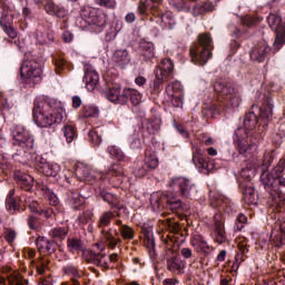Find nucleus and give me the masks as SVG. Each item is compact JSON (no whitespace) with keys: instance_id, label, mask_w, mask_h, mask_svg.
Masks as SVG:
<instances>
[{"instance_id":"obj_17","label":"nucleus","mask_w":285,"mask_h":285,"mask_svg":"<svg viewBox=\"0 0 285 285\" xmlns=\"http://www.w3.org/2000/svg\"><path fill=\"white\" fill-rule=\"evenodd\" d=\"M85 70V76L82 78V81L85 83V88L89 91L92 92L95 88L99 85V73L92 67V65L86 63L83 67Z\"/></svg>"},{"instance_id":"obj_19","label":"nucleus","mask_w":285,"mask_h":285,"mask_svg":"<svg viewBox=\"0 0 285 285\" xmlns=\"http://www.w3.org/2000/svg\"><path fill=\"white\" fill-rule=\"evenodd\" d=\"M85 199H88V196H82L75 190H67L65 194V204L73 210H79L83 206Z\"/></svg>"},{"instance_id":"obj_63","label":"nucleus","mask_w":285,"mask_h":285,"mask_svg":"<svg viewBox=\"0 0 285 285\" xmlns=\"http://www.w3.org/2000/svg\"><path fill=\"white\" fill-rule=\"evenodd\" d=\"M284 134H275L272 138V141L276 146H282V144H284Z\"/></svg>"},{"instance_id":"obj_52","label":"nucleus","mask_w":285,"mask_h":285,"mask_svg":"<svg viewBox=\"0 0 285 285\" xmlns=\"http://www.w3.org/2000/svg\"><path fill=\"white\" fill-rule=\"evenodd\" d=\"M97 6H100L101 8H109V10H115L117 8V1L116 0H94Z\"/></svg>"},{"instance_id":"obj_7","label":"nucleus","mask_w":285,"mask_h":285,"mask_svg":"<svg viewBox=\"0 0 285 285\" xmlns=\"http://www.w3.org/2000/svg\"><path fill=\"white\" fill-rule=\"evenodd\" d=\"M76 26L80 30H90L99 33L106 28V14L98 9L86 8L80 12V17L77 18Z\"/></svg>"},{"instance_id":"obj_9","label":"nucleus","mask_w":285,"mask_h":285,"mask_svg":"<svg viewBox=\"0 0 285 285\" xmlns=\"http://www.w3.org/2000/svg\"><path fill=\"white\" fill-rule=\"evenodd\" d=\"M150 204L154 210H161L165 204H167L170 210H186V206L181 203V199L177 198V194L173 190L155 191L150 196Z\"/></svg>"},{"instance_id":"obj_46","label":"nucleus","mask_w":285,"mask_h":285,"mask_svg":"<svg viewBox=\"0 0 285 285\" xmlns=\"http://www.w3.org/2000/svg\"><path fill=\"white\" fill-rule=\"evenodd\" d=\"M32 213H36L37 215H40L41 217H45L46 219H50L55 217V209L52 207H40L39 209L33 208Z\"/></svg>"},{"instance_id":"obj_20","label":"nucleus","mask_w":285,"mask_h":285,"mask_svg":"<svg viewBox=\"0 0 285 285\" xmlns=\"http://www.w3.org/2000/svg\"><path fill=\"white\" fill-rule=\"evenodd\" d=\"M105 97L111 104L124 106L126 104V89L117 86L111 87L105 92Z\"/></svg>"},{"instance_id":"obj_16","label":"nucleus","mask_w":285,"mask_h":285,"mask_svg":"<svg viewBox=\"0 0 285 285\" xmlns=\"http://www.w3.org/2000/svg\"><path fill=\"white\" fill-rule=\"evenodd\" d=\"M175 70V65H173V60L165 58L161 60L158 69L156 70V78L154 80V88L159 90L161 88V83L166 81V77L170 75Z\"/></svg>"},{"instance_id":"obj_40","label":"nucleus","mask_w":285,"mask_h":285,"mask_svg":"<svg viewBox=\"0 0 285 285\" xmlns=\"http://www.w3.org/2000/svg\"><path fill=\"white\" fill-rule=\"evenodd\" d=\"M42 173L46 175V177H57V175L61 173V166H59L57 163L49 161L47 163V166H45Z\"/></svg>"},{"instance_id":"obj_30","label":"nucleus","mask_w":285,"mask_h":285,"mask_svg":"<svg viewBox=\"0 0 285 285\" xmlns=\"http://www.w3.org/2000/svg\"><path fill=\"white\" fill-rule=\"evenodd\" d=\"M14 179L18 181L21 188H24V190H30L35 184V178H32V176L21 171L14 173Z\"/></svg>"},{"instance_id":"obj_31","label":"nucleus","mask_w":285,"mask_h":285,"mask_svg":"<svg viewBox=\"0 0 285 285\" xmlns=\"http://www.w3.org/2000/svg\"><path fill=\"white\" fill-rule=\"evenodd\" d=\"M191 246L195 248L196 253H204L205 255L210 253V245H208V242H206L202 236L194 237L191 239Z\"/></svg>"},{"instance_id":"obj_62","label":"nucleus","mask_w":285,"mask_h":285,"mask_svg":"<svg viewBox=\"0 0 285 285\" xmlns=\"http://www.w3.org/2000/svg\"><path fill=\"white\" fill-rule=\"evenodd\" d=\"M259 141H262V138H259V136H252V144H250L252 153H257L259 148Z\"/></svg>"},{"instance_id":"obj_36","label":"nucleus","mask_w":285,"mask_h":285,"mask_svg":"<svg viewBox=\"0 0 285 285\" xmlns=\"http://www.w3.org/2000/svg\"><path fill=\"white\" fill-rule=\"evenodd\" d=\"M215 10V4L213 2H204L203 4H196L193 8L191 13L194 17H199V14H204V12H213Z\"/></svg>"},{"instance_id":"obj_64","label":"nucleus","mask_w":285,"mask_h":285,"mask_svg":"<svg viewBox=\"0 0 285 285\" xmlns=\"http://www.w3.org/2000/svg\"><path fill=\"white\" fill-rule=\"evenodd\" d=\"M49 164L48 160H46V158L38 156L36 158V165L43 171L46 169V166Z\"/></svg>"},{"instance_id":"obj_60","label":"nucleus","mask_w":285,"mask_h":285,"mask_svg":"<svg viewBox=\"0 0 285 285\" xmlns=\"http://www.w3.org/2000/svg\"><path fill=\"white\" fill-rule=\"evenodd\" d=\"M117 35H119V30L116 27H110L106 33V41H115L117 39Z\"/></svg>"},{"instance_id":"obj_54","label":"nucleus","mask_w":285,"mask_h":285,"mask_svg":"<svg viewBox=\"0 0 285 285\" xmlns=\"http://www.w3.org/2000/svg\"><path fill=\"white\" fill-rule=\"evenodd\" d=\"M9 283L11 285H26L28 281L23 279V277L19 274H13L9 277Z\"/></svg>"},{"instance_id":"obj_57","label":"nucleus","mask_w":285,"mask_h":285,"mask_svg":"<svg viewBox=\"0 0 285 285\" xmlns=\"http://www.w3.org/2000/svg\"><path fill=\"white\" fill-rule=\"evenodd\" d=\"M65 273L66 275H69V277H81L79 269H77L75 265H67L65 267Z\"/></svg>"},{"instance_id":"obj_45","label":"nucleus","mask_w":285,"mask_h":285,"mask_svg":"<svg viewBox=\"0 0 285 285\" xmlns=\"http://www.w3.org/2000/svg\"><path fill=\"white\" fill-rule=\"evenodd\" d=\"M63 135L67 144H72L73 139L77 138V131L72 125H67L63 127Z\"/></svg>"},{"instance_id":"obj_39","label":"nucleus","mask_w":285,"mask_h":285,"mask_svg":"<svg viewBox=\"0 0 285 285\" xmlns=\"http://www.w3.org/2000/svg\"><path fill=\"white\" fill-rule=\"evenodd\" d=\"M6 208L12 214L19 210V204H17V199H14V189H11L7 196Z\"/></svg>"},{"instance_id":"obj_10","label":"nucleus","mask_w":285,"mask_h":285,"mask_svg":"<svg viewBox=\"0 0 285 285\" xmlns=\"http://www.w3.org/2000/svg\"><path fill=\"white\" fill-rule=\"evenodd\" d=\"M41 63L36 60H24L20 68L21 83L24 88H32L37 83H41Z\"/></svg>"},{"instance_id":"obj_23","label":"nucleus","mask_w":285,"mask_h":285,"mask_svg":"<svg viewBox=\"0 0 285 285\" xmlns=\"http://www.w3.org/2000/svg\"><path fill=\"white\" fill-rule=\"evenodd\" d=\"M209 198L214 208H223V210L226 208H233V202H230V198L217 194L214 190L209 191Z\"/></svg>"},{"instance_id":"obj_44","label":"nucleus","mask_w":285,"mask_h":285,"mask_svg":"<svg viewBox=\"0 0 285 285\" xmlns=\"http://www.w3.org/2000/svg\"><path fill=\"white\" fill-rule=\"evenodd\" d=\"M146 246L149 250L150 259H155L157 257V254L155 253V237L150 232L146 234Z\"/></svg>"},{"instance_id":"obj_3","label":"nucleus","mask_w":285,"mask_h":285,"mask_svg":"<svg viewBox=\"0 0 285 285\" xmlns=\"http://www.w3.org/2000/svg\"><path fill=\"white\" fill-rule=\"evenodd\" d=\"M248 137H250V117L246 116L243 126L235 130L233 139L235 146L238 148L240 160L244 161L239 174L238 186L240 193L247 198L250 195V187H248V184H250V161L246 160V153L250 148Z\"/></svg>"},{"instance_id":"obj_34","label":"nucleus","mask_w":285,"mask_h":285,"mask_svg":"<svg viewBox=\"0 0 285 285\" xmlns=\"http://www.w3.org/2000/svg\"><path fill=\"white\" fill-rule=\"evenodd\" d=\"M49 237L55 242H63L68 237V228L66 227H53L49 230Z\"/></svg>"},{"instance_id":"obj_27","label":"nucleus","mask_w":285,"mask_h":285,"mask_svg":"<svg viewBox=\"0 0 285 285\" xmlns=\"http://www.w3.org/2000/svg\"><path fill=\"white\" fill-rule=\"evenodd\" d=\"M167 268L170 273H177V275H184L186 264L179 257H171L167 259Z\"/></svg>"},{"instance_id":"obj_11","label":"nucleus","mask_w":285,"mask_h":285,"mask_svg":"<svg viewBox=\"0 0 285 285\" xmlns=\"http://www.w3.org/2000/svg\"><path fill=\"white\" fill-rule=\"evenodd\" d=\"M199 46L190 49V57L194 63H206L210 59L213 50V38L208 33L198 36Z\"/></svg>"},{"instance_id":"obj_6","label":"nucleus","mask_w":285,"mask_h":285,"mask_svg":"<svg viewBox=\"0 0 285 285\" xmlns=\"http://www.w3.org/2000/svg\"><path fill=\"white\" fill-rule=\"evenodd\" d=\"M138 14L141 17H148L149 14H154V17H160L161 28H169L173 30L175 28V17H173V12L167 11L164 6V0H141L138 4Z\"/></svg>"},{"instance_id":"obj_18","label":"nucleus","mask_w":285,"mask_h":285,"mask_svg":"<svg viewBox=\"0 0 285 285\" xmlns=\"http://www.w3.org/2000/svg\"><path fill=\"white\" fill-rule=\"evenodd\" d=\"M36 188L42 197L49 200L51 206H59V197L56 196L55 191L48 188L43 179L39 178L36 180Z\"/></svg>"},{"instance_id":"obj_59","label":"nucleus","mask_w":285,"mask_h":285,"mask_svg":"<svg viewBox=\"0 0 285 285\" xmlns=\"http://www.w3.org/2000/svg\"><path fill=\"white\" fill-rule=\"evenodd\" d=\"M129 146L132 150H139L141 148V139L137 136L129 137Z\"/></svg>"},{"instance_id":"obj_22","label":"nucleus","mask_w":285,"mask_h":285,"mask_svg":"<svg viewBox=\"0 0 285 285\" xmlns=\"http://www.w3.org/2000/svg\"><path fill=\"white\" fill-rule=\"evenodd\" d=\"M259 97L262 99V106L259 107L261 119L264 121H271V119H273V100L266 95H261Z\"/></svg>"},{"instance_id":"obj_58","label":"nucleus","mask_w":285,"mask_h":285,"mask_svg":"<svg viewBox=\"0 0 285 285\" xmlns=\"http://www.w3.org/2000/svg\"><path fill=\"white\" fill-rule=\"evenodd\" d=\"M248 222V218L244 214L237 216V223L235 224V230H242L244 225Z\"/></svg>"},{"instance_id":"obj_50","label":"nucleus","mask_w":285,"mask_h":285,"mask_svg":"<svg viewBox=\"0 0 285 285\" xmlns=\"http://www.w3.org/2000/svg\"><path fill=\"white\" fill-rule=\"evenodd\" d=\"M78 222L80 224V226H86V225H90L92 224V212L87 210L85 213H82L79 217H78Z\"/></svg>"},{"instance_id":"obj_29","label":"nucleus","mask_w":285,"mask_h":285,"mask_svg":"<svg viewBox=\"0 0 285 285\" xmlns=\"http://www.w3.org/2000/svg\"><path fill=\"white\" fill-rule=\"evenodd\" d=\"M45 10L48 14H52L58 17L59 19H63L68 14V11L61 7H57L52 0L45 1Z\"/></svg>"},{"instance_id":"obj_2","label":"nucleus","mask_w":285,"mask_h":285,"mask_svg":"<svg viewBox=\"0 0 285 285\" xmlns=\"http://www.w3.org/2000/svg\"><path fill=\"white\" fill-rule=\"evenodd\" d=\"M63 104L55 98L39 96L33 101L32 117L36 126L39 128H50L63 121Z\"/></svg>"},{"instance_id":"obj_8","label":"nucleus","mask_w":285,"mask_h":285,"mask_svg":"<svg viewBox=\"0 0 285 285\" xmlns=\"http://www.w3.org/2000/svg\"><path fill=\"white\" fill-rule=\"evenodd\" d=\"M112 219H115V213L104 212L98 218V228H101V242L108 248H117L118 244H121V238L119 237V230L117 228H108Z\"/></svg>"},{"instance_id":"obj_33","label":"nucleus","mask_w":285,"mask_h":285,"mask_svg":"<svg viewBox=\"0 0 285 285\" xmlns=\"http://www.w3.org/2000/svg\"><path fill=\"white\" fill-rule=\"evenodd\" d=\"M91 262L95 264V266H99L100 268H108V262H110V258L101 253H91L90 255Z\"/></svg>"},{"instance_id":"obj_26","label":"nucleus","mask_w":285,"mask_h":285,"mask_svg":"<svg viewBox=\"0 0 285 285\" xmlns=\"http://www.w3.org/2000/svg\"><path fill=\"white\" fill-rule=\"evenodd\" d=\"M36 246L41 253H57V243H52L43 236L36 239Z\"/></svg>"},{"instance_id":"obj_61","label":"nucleus","mask_w":285,"mask_h":285,"mask_svg":"<svg viewBox=\"0 0 285 285\" xmlns=\"http://www.w3.org/2000/svg\"><path fill=\"white\" fill-rule=\"evenodd\" d=\"M69 250H81V240L72 238L68 240Z\"/></svg>"},{"instance_id":"obj_37","label":"nucleus","mask_w":285,"mask_h":285,"mask_svg":"<svg viewBox=\"0 0 285 285\" xmlns=\"http://www.w3.org/2000/svg\"><path fill=\"white\" fill-rule=\"evenodd\" d=\"M166 94L168 97H175V95H184V87L181 86V82L176 80L168 83L166 87Z\"/></svg>"},{"instance_id":"obj_4","label":"nucleus","mask_w":285,"mask_h":285,"mask_svg":"<svg viewBox=\"0 0 285 285\" xmlns=\"http://www.w3.org/2000/svg\"><path fill=\"white\" fill-rule=\"evenodd\" d=\"M267 23L275 32V40L273 48L267 46L266 41H261L254 47L252 51V60L258 61V63L266 61L271 52H278V50H282V47L285 45V26L282 23V17L271 13L267 17Z\"/></svg>"},{"instance_id":"obj_47","label":"nucleus","mask_w":285,"mask_h":285,"mask_svg":"<svg viewBox=\"0 0 285 285\" xmlns=\"http://www.w3.org/2000/svg\"><path fill=\"white\" fill-rule=\"evenodd\" d=\"M108 153H109L110 157H112L114 159H117L118 161L124 160V157H126L124 155V151L121 150V148H119L117 146H109Z\"/></svg>"},{"instance_id":"obj_21","label":"nucleus","mask_w":285,"mask_h":285,"mask_svg":"<svg viewBox=\"0 0 285 285\" xmlns=\"http://www.w3.org/2000/svg\"><path fill=\"white\" fill-rule=\"evenodd\" d=\"M261 170V183L263 184L265 190H267L269 195H275V193H277L275 176H273L272 171L268 173V170H266L264 167H262Z\"/></svg>"},{"instance_id":"obj_49","label":"nucleus","mask_w":285,"mask_h":285,"mask_svg":"<svg viewBox=\"0 0 285 285\" xmlns=\"http://www.w3.org/2000/svg\"><path fill=\"white\" fill-rule=\"evenodd\" d=\"M119 233L122 237V239H134L135 238V233L132 232V228L128 225H121L119 228Z\"/></svg>"},{"instance_id":"obj_25","label":"nucleus","mask_w":285,"mask_h":285,"mask_svg":"<svg viewBox=\"0 0 285 285\" xmlns=\"http://www.w3.org/2000/svg\"><path fill=\"white\" fill-rule=\"evenodd\" d=\"M139 47L144 61H153L155 59V43L141 40Z\"/></svg>"},{"instance_id":"obj_15","label":"nucleus","mask_w":285,"mask_h":285,"mask_svg":"<svg viewBox=\"0 0 285 285\" xmlns=\"http://www.w3.org/2000/svg\"><path fill=\"white\" fill-rule=\"evenodd\" d=\"M35 39L37 46H52V43H57L55 31L48 24H39L37 27Z\"/></svg>"},{"instance_id":"obj_38","label":"nucleus","mask_w":285,"mask_h":285,"mask_svg":"<svg viewBox=\"0 0 285 285\" xmlns=\"http://www.w3.org/2000/svg\"><path fill=\"white\" fill-rule=\"evenodd\" d=\"M169 6L176 12H190V4L186 0H169Z\"/></svg>"},{"instance_id":"obj_43","label":"nucleus","mask_w":285,"mask_h":285,"mask_svg":"<svg viewBox=\"0 0 285 285\" xmlns=\"http://www.w3.org/2000/svg\"><path fill=\"white\" fill-rule=\"evenodd\" d=\"M150 169L148 168V166L146 165V163L142 161H138L134 165V175L135 177H146V175H148V171Z\"/></svg>"},{"instance_id":"obj_5","label":"nucleus","mask_w":285,"mask_h":285,"mask_svg":"<svg viewBox=\"0 0 285 285\" xmlns=\"http://www.w3.org/2000/svg\"><path fill=\"white\" fill-rule=\"evenodd\" d=\"M215 92H219L223 97V101L219 106L214 105L209 107L212 110V115H219L222 110H235V108H239V104H242V97L239 96V90L235 88L233 82H227L224 79H218L214 82Z\"/></svg>"},{"instance_id":"obj_24","label":"nucleus","mask_w":285,"mask_h":285,"mask_svg":"<svg viewBox=\"0 0 285 285\" xmlns=\"http://www.w3.org/2000/svg\"><path fill=\"white\" fill-rule=\"evenodd\" d=\"M144 164L149 170H155V168L159 166V158L157 157V151H155L153 147L146 148Z\"/></svg>"},{"instance_id":"obj_41","label":"nucleus","mask_w":285,"mask_h":285,"mask_svg":"<svg viewBox=\"0 0 285 285\" xmlns=\"http://www.w3.org/2000/svg\"><path fill=\"white\" fill-rule=\"evenodd\" d=\"M214 240L217 244H224V242H226V234L224 233V225H222V222H219V220H217L215 223Z\"/></svg>"},{"instance_id":"obj_53","label":"nucleus","mask_w":285,"mask_h":285,"mask_svg":"<svg viewBox=\"0 0 285 285\" xmlns=\"http://www.w3.org/2000/svg\"><path fill=\"white\" fill-rule=\"evenodd\" d=\"M88 139L94 146H100L102 141L101 136L95 130L88 132Z\"/></svg>"},{"instance_id":"obj_28","label":"nucleus","mask_w":285,"mask_h":285,"mask_svg":"<svg viewBox=\"0 0 285 285\" xmlns=\"http://www.w3.org/2000/svg\"><path fill=\"white\" fill-rule=\"evenodd\" d=\"M116 66L119 68H126L128 63H130V55L128 53V50L126 49H118L114 52L112 57Z\"/></svg>"},{"instance_id":"obj_35","label":"nucleus","mask_w":285,"mask_h":285,"mask_svg":"<svg viewBox=\"0 0 285 285\" xmlns=\"http://www.w3.org/2000/svg\"><path fill=\"white\" fill-rule=\"evenodd\" d=\"M126 104L130 101L132 106H139L141 104V92L137 91L136 89L127 88L125 91Z\"/></svg>"},{"instance_id":"obj_14","label":"nucleus","mask_w":285,"mask_h":285,"mask_svg":"<svg viewBox=\"0 0 285 285\" xmlns=\"http://www.w3.org/2000/svg\"><path fill=\"white\" fill-rule=\"evenodd\" d=\"M168 186L170 188L169 190L173 193L176 191V195L179 193V195H183V197L186 198L190 197V194L195 190V184L185 177L173 178L169 180Z\"/></svg>"},{"instance_id":"obj_48","label":"nucleus","mask_w":285,"mask_h":285,"mask_svg":"<svg viewBox=\"0 0 285 285\" xmlns=\"http://www.w3.org/2000/svg\"><path fill=\"white\" fill-rule=\"evenodd\" d=\"M82 115L85 118L99 117V108L92 105H87L83 107Z\"/></svg>"},{"instance_id":"obj_42","label":"nucleus","mask_w":285,"mask_h":285,"mask_svg":"<svg viewBox=\"0 0 285 285\" xmlns=\"http://www.w3.org/2000/svg\"><path fill=\"white\" fill-rule=\"evenodd\" d=\"M0 26L4 30L6 35L10 37V39H17V30L10 26V22L6 19V16H2L0 19Z\"/></svg>"},{"instance_id":"obj_13","label":"nucleus","mask_w":285,"mask_h":285,"mask_svg":"<svg viewBox=\"0 0 285 285\" xmlns=\"http://www.w3.org/2000/svg\"><path fill=\"white\" fill-rule=\"evenodd\" d=\"M10 132L16 146L27 150L35 149V136L23 125H13Z\"/></svg>"},{"instance_id":"obj_51","label":"nucleus","mask_w":285,"mask_h":285,"mask_svg":"<svg viewBox=\"0 0 285 285\" xmlns=\"http://www.w3.org/2000/svg\"><path fill=\"white\" fill-rule=\"evenodd\" d=\"M169 98L174 108H181L184 106V94H174Z\"/></svg>"},{"instance_id":"obj_56","label":"nucleus","mask_w":285,"mask_h":285,"mask_svg":"<svg viewBox=\"0 0 285 285\" xmlns=\"http://www.w3.org/2000/svg\"><path fill=\"white\" fill-rule=\"evenodd\" d=\"M10 168H12L10 160L0 154V173H6V170H10Z\"/></svg>"},{"instance_id":"obj_12","label":"nucleus","mask_w":285,"mask_h":285,"mask_svg":"<svg viewBox=\"0 0 285 285\" xmlns=\"http://www.w3.org/2000/svg\"><path fill=\"white\" fill-rule=\"evenodd\" d=\"M193 158L191 161L196 166V168L203 173L204 175H208L212 170H217V168H222L219 166V160H206L204 158L205 151L199 147V144H191Z\"/></svg>"},{"instance_id":"obj_55","label":"nucleus","mask_w":285,"mask_h":285,"mask_svg":"<svg viewBox=\"0 0 285 285\" xmlns=\"http://www.w3.org/2000/svg\"><path fill=\"white\" fill-rule=\"evenodd\" d=\"M271 173H272L274 179L277 180L281 177H284L285 166L283 164L277 165L276 167L273 168V170Z\"/></svg>"},{"instance_id":"obj_1","label":"nucleus","mask_w":285,"mask_h":285,"mask_svg":"<svg viewBox=\"0 0 285 285\" xmlns=\"http://www.w3.org/2000/svg\"><path fill=\"white\" fill-rule=\"evenodd\" d=\"M75 174L76 177L83 179V181L98 184L95 188L97 197H101L107 204H109V206H111V208L121 210L122 206L119 205L117 195L106 190L107 186L112 185L115 181L110 179V177H118V181H121V177H124V167H121V165L112 164L106 174L91 169L90 166L79 165L76 168Z\"/></svg>"},{"instance_id":"obj_32","label":"nucleus","mask_w":285,"mask_h":285,"mask_svg":"<svg viewBox=\"0 0 285 285\" xmlns=\"http://www.w3.org/2000/svg\"><path fill=\"white\" fill-rule=\"evenodd\" d=\"M30 155H32V149L20 148L16 154L12 155V157L18 164L26 165L28 161H30Z\"/></svg>"}]
</instances>
